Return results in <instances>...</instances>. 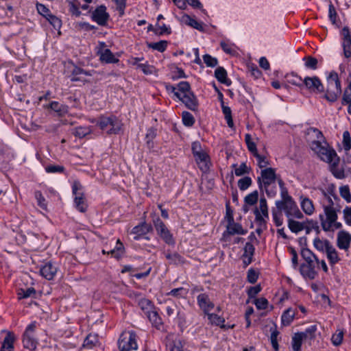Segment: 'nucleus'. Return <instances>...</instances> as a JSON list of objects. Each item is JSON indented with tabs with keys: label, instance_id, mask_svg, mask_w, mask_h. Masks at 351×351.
Masks as SVG:
<instances>
[{
	"label": "nucleus",
	"instance_id": "f257e3e1",
	"mask_svg": "<svg viewBox=\"0 0 351 351\" xmlns=\"http://www.w3.org/2000/svg\"><path fill=\"white\" fill-rule=\"evenodd\" d=\"M324 214L319 215L321 226L324 231H334L342 227L341 222L337 221V213L339 209L334 207V203L330 197L328 198V204L323 206Z\"/></svg>",
	"mask_w": 351,
	"mask_h": 351
},
{
	"label": "nucleus",
	"instance_id": "f03ea898",
	"mask_svg": "<svg viewBox=\"0 0 351 351\" xmlns=\"http://www.w3.org/2000/svg\"><path fill=\"white\" fill-rule=\"evenodd\" d=\"M341 85L338 74L331 71L326 77V86L324 88L323 97L328 101H336L341 94Z\"/></svg>",
	"mask_w": 351,
	"mask_h": 351
},
{
	"label": "nucleus",
	"instance_id": "7ed1b4c3",
	"mask_svg": "<svg viewBox=\"0 0 351 351\" xmlns=\"http://www.w3.org/2000/svg\"><path fill=\"white\" fill-rule=\"evenodd\" d=\"M302 258L306 262L300 267V272L304 277L314 279L317 275L315 265L319 263L317 257L308 248H304L301 251Z\"/></svg>",
	"mask_w": 351,
	"mask_h": 351
},
{
	"label": "nucleus",
	"instance_id": "20e7f679",
	"mask_svg": "<svg viewBox=\"0 0 351 351\" xmlns=\"http://www.w3.org/2000/svg\"><path fill=\"white\" fill-rule=\"evenodd\" d=\"M277 180L276 170L271 167L265 168L261 170V176L258 177L257 182L260 189H265V192L269 197H274L276 191L269 190L268 187L274 184Z\"/></svg>",
	"mask_w": 351,
	"mask_h": 351
},
{
	"label": "nucleus",
	"instance_id": "39448f33",
	"mask_svg": "<svg viewBox=\"0 0 351 351\" xmlns=\"http://www.w3.org/2000/svg\"><path fill=\"white\" fill-rule=\"evenodd\" d=\"M97 125L101 130L108 134H117L122 129L121 121L115 116H101L99 118Z\"/></svg>",
	"mask_w": 351,
	"mask_h": 351
},
{
	"label": "nucleus",
	"instance_id": "423d86ee",
	"mask_svg": "<svg viewBox=\"0 0 351 351\" xmlns=\"http://www.w3.org/2000/svg\"><path fill=\"white\" fill-rule=\"evenodd\" d=\"M119 351H136L138 348L137 336L134 331L123 332L118 340Z\"/></svg>",
	"mask_w": 351,
	"mask_h": 351
},
{
	"label": "nucleus",
	"instance_id": "0eeeda50",
	"mask_svg": "<svg viewBox=\"0 0 351 351\" xmlns=\"http://www.w3.org/2000/svg\"><path fill=\"white\" fill-rule=\"evenodd\" d=\"M276 209L284 212L288 219L291 218L302 219L304 215L298 207L296 202L293 200L287 202H276Z\"/></svg>",
	"mask_w": 351,
	"mask_h": 351
},
{
	"label": "nucleus",
	"instance_id": "6e6552de",
	"mask_svg": "<svg viewBox=\"0 0 351 351\" xmlns=\"http://www.w3.org/2000/svg\"><path fill=\"white\" fill-rule=\"evenodd\" d=\"M311 147L312 150L319 155L323 161L328 163H332L338 158L334 149H331L323 145L319 141H313L311 144Z\"/></svg>",
	"mask_w": 351,
	"mask_h": 351
},
{
	"label": "nucleus",
	"instance_id": "1a4fd4ad",
	"mask_svg": "<svg viewBox=\"0 0 351 351\" xmlns=\"http://www.w3.org/2000/svg\"><path fill=\"white\" fill-rule=\"evenodd\" d=\"M153 224L157 234L167 244L170 245L175 244L172 234L159 217L153 219Z\"/></svg>",
	"mask_w": 351,
	"mask_h": 351
},
{
	"label": "nucleus",
	"instance_id": "9d476101",
	"mask_svg": "<svg viewBox=\"0 0 351 351\" xmlns=\"http://www.w3.org/2000/svg\"><path fill=\"white\" fill-rule=\"evenodd\" d=\"M73 193L75 195L74 204L75 208L81 213L87 209V204L82 192V186L79 181H74L72 186Z\"/></svg>",
	"mask_w": 351,
	"mask_h": 351
},
{
	"label": "nucleus",
	"instance_id": "9b49d317",
	"mask_svg": "<svg viewBox=\"0 0 351 351\" xmlns=\"http://www.w3.org/2000/svg\"><path fill=\"white\" fill-rule=\"evenodd\" d=\"M255 220L260 227L266 226L265 219L269 218L268 207L265 198H261L259 207L254 210Z\"/></svg>",
	"mask_w": 351,
	"mask_h": 351
},
{
	"label": "nucleus",
	"instance_id": "f8f14e48",
	"mask_svg": "<svg viewBox=\"0 0 351 351\" xmlns=\"http://www.w3.org/2000/svg\"><path fill=\"white\" fill-rule=\"evenodd\" d=\"M246 233L247 230H244L240 223H236L233 217L230 216L226 230L223 233V239L226 241L230 236L234 234L244 235Z\"/></svg>",
	"mask_w": 351,
	"mask_h": 351
},
{
	"label": "nucleus",
	"instance_id": "ddd939ff",
	"mask_svg": "<svg viewBox=\"0 0 351 351\" xmlns=\"http://www.w3.org/2000/svg\"><path fill=\"white\" fill-rule=\"evenodd\" d=\"M304 85L306 89L313 93H324V86L317 76L306 77L304 79Z\"/></svg>",
	"mask_w": 351,
	"mask_h": 351
},
{
	"label": "nucleus",
	"instance_id": "4468645a",
	"mask_svg": "<svg viewBox=\"0 0 351 351\" xmlns=\"http://www.w3.org/2000/svg\"><path fill=\"white\" fill-rule=\"evenodd\" d=\"M110 18L109 14L107 12V8L104 5H101L91 14V19L99 25H106Z\"/></svg>",
	"mask_w": 351,
	"mask_h": 351
},
{
	"label": "nucleus",
	"instance_id": "2eb2a0df",
	"mask_svg": "<svg viewBox=\"0 0 351 351\" xmlns=\"http://www.w3.org/2000/svg\"><path fill=\"white\" fill-rule=\"evenodd\" d=\"M101 45L97 51V54L99 58V60L101 62L106 64H114L117 63L119 60L114 55L112 51L108 49H104Z\"/></svg>",
	"mask_w": 351,
	"mask_h": 351
},
{
	"label": "nucleus",
	"instance_id": "dca6fc26",
	"mask_svg": "<svg viewBox=\"0 0 351 351\" xmlns=\"http://www.w3.org/2000/svg\"><path fill=\"white\" fill-rule=\"evenodd\" d=\"M351 243V234L345 231L340 230L337 233V245L341 250H348Z\"/></svg>",
	"mask_w": 351,
	"mask_h": 351
},
{
	"label": "nucleus",
	"instance_id": "f3484780",
	"mask_svg": "<svg viewBox=\"0 0 351 351\" xmlns=\"http://www.w3.org/2000/svg\"><path fill=\"white\" fill-rule=\"evenodd\" d=\"M152 230L153 228L152 225L144 221L134 226L132 228L131 233L135 235L134 239L137 241L148 232H152Z\"/></svg>",
	"mask_w": 351,
	"mask_h": 351
},
{
	"label": "nucleus",
	"instance_id": "a211bd4d",
	"mask_svg": "<svg viewBox=\"0 0 351 351\" xmlns=\"http://www.w3.org/2000/svg\"><path fill=\"white\" fill-rule=\"evenodd\" d=\"M178 99L191 110L195 111L197 109L198 101L192 91L182 95Z\"/></svg>",
	"mask_w": 351,
	"mask_h": 351
},
{
	"label": "nucleus",
	"instance_id": "6ab92c4d",
	"mask_svg": "<svg viewBox=\"0 0 351 351\" xmlns=\"http://www.w3.org/2000/svg\"><path fill=\"white\" fill-rule=\"evenodd\" d=\"M194 158L202 171L206 172L209 170L210 157L205 151L195 155Z\"/></svg>",
	"mask_w": 351,
	"mask_h": 351
},
{
	"label": "nucleus",
	"instance_id": "aec40b11",
	"mask_svg": "<svg viewBox=\"0 0 351 351\" xmlns=\"http://www.w3.org/2000/svg\"><path fill=\"white\" fill-rule=\"evenodd\" d=\"M58 271V267L52 263L48 262L41 266L40 273L47 280H52Z\"/></svg>",
	"mask_w": 351,
	"mask_h": 351
},
{
	"label": "nucleus",
	"instance_id": "412c9836",
	"mask_svg": "<svg viewBox=\"0 0 351 351\" xmlns=\"http://www.w3.org/2000/svg\"><path fill=\"white\" fill-rule=\"evenodd\" d=\"M199 307L207 314L214 308V304L210 300L208 295L206 293H201L197 298Z\"/></svg>",
	"mask_w": 351,
	"mask_h": 351
},
{
	"label": "nucleus",
	"instance_id": "4be33fe9",
	"mask_svg": "<svg viewBox=\"0 0 351 351\" xmlns=\"http://www.w3.org/2000/svg\"><path fill=\"white\" fill-rule=\"evenodd\" d=\"M300 204L302 210L307 215H312L315 212V206L313 201L308 197L301 195L300 197Z\"/></svg>",
	"mask_w": 351,
	"mask_h": 351
},
{
	"label": "nucleus",
	"instance_id": "5701e85b",
	"mask_svg": "<svg viewBox=\"0 0 351 351\" xmlns=\"http://www.w3.org/2000/svg\"><path fill=\"white\" fill-rule=\"evenodd\" d=\"M15 340V335L12 332H7L2 343L1 351H14V343Z\"/></svg>",
	"mask_w": 351,
	"mask_h": 351
},
{
	"label": "nucleus",
	"instance_id": "b1692460",
	"mask_svg": "<svg viewBox=\"0 0 351 351\" xmlns=\"http://www.w3.org/2000/svg\"><path fill=\"white\" fill-rule=\"evenodd\" d=\"M243 250H244V252L243 254V263L245 265H248L252 261V257L254 254L255 248L251 243L247 242L245 243V245Z\"/></svg>",
	"mask_w": 351,
	"mask_h": 351
},
{
	"label": "nucleus",
	"instance_id": "393cba45",
	"mask_svg": "<svg viewBox=\"0 0 351 351\" xmlns=\"http://www.w3.org/2000/svg\"><path fill=\"white\" fill-rule=\"evenodd\" d=\"M72 70H71V80L73 82H77L81 80V78L79 77L80 75H84L86 76H91L92 73L90 71L84 70L73 64H71Z\"/></svg>",
	"mask_w": 351,
	"mask_h": 351
},
{
	"label": "nucleus",
	"instance_id": "a878e982",
	"mask_svg": "<svg viewBox=\"0 0 351 351\" xmlns=\"http://www.w3.org/2000/svg\"><path fill=\"white\" fill-rule=\"evenodd\" d=\"M38 343V339L35 337V335H23V344L25 348L34 350Z\"/></svg>",
	"mask_w": 351,
	"mask_h": 351
},
{
	"label": "nucleus",
	"instance_id": "bb28decb",
	"mask_svg": "<svg viewBox=\"0 0 351 351\" xmlns=\"http://www.w3.org/2000/svg\"><path fill=\"white\" fill-rule=\"evenodd\" d=\"M339 158H336L330 164V171L332 174L337 179H343L346 178L344 169L338 167Z\"/></svg>",
	"mask_w": 351,
	"mask_h": 351
},
{
	"label": "nucleus",
	"instance_id": "cd10ccee",
	"mask_svg": "<svg viewBox=\"0 0 351 351\" xmlns=\"http://www.w3.org/2000/svg\"><path fill=\"white\" fill-rule=\"evenodd\" d=\"M296 311L292 308L285 310L281 316V323L283 326H289L295 316Z\"/></svg>",
	"mask_w": 351,
	"mask_h": 351
},
{
	"label": "nucleus",
	"instance_id": "c85d7f7f",
	"mask_svg": "<svg viewBox=\"0 0 351 351\" xmlns=\"http://www.w3.org/2000/svg\"><path fill=\"white\" fill-rule=\"evenodd\" d=\"M288 228L295 234L302 231L306 228V221L300 222L291 218L288 219Z\"/></svg>",
	"mask_w": 351,
	"mask_h": 351
},
{
	"label": "nucleus",
	"instance_id": "c756f323",
	"mask_svg": "<svg viewBox=\"0 0 351 351\" xmlns=\"http://www.w3.org/2000/svg\"><path fill=\"white\" fill-rule=\"evenodd\" d=\"M99 344L98 335L96 334H89L84 341L83 347L92 349Z\"/></svg>",
	"mask_w": 351,
	"mask_h": 351
},
{
	"label": "nucleus",
	"instance_id": "7c9ffc66",
	"mask_svg": "<svg viewBox=\"0 0 351 351\" xmlns=\"http://www.w3.org/2000/svg\"><path fill=\"white\" fill-rule=\"evenodd\" d=\"M215 77L217 78V80L227 86H229L231 84V82L229 79L227 77V72L223 67H218L215 71Z\"/></svg>",
	"mask_w": 351,
	"mask_h": 351
},
{
	"label": "nucleus",
	"instance_id": "2f4dec72",
	"mask_svg": "<svg viewBox=\"0 0 351 351\" xmlns=\"http://www.w3.org/2000/svg\"><path fill=\"white\" fill-rule=\"evenodd\" d=\"M165 258L169 261V264L181 265L185 263L184 258L176 252H167L165 254Z\"/></svg>",
	"mask_w": 351,
	"mask_h": 351
},
{
	"label": "nucleus",
	"instance_id": "473e14b6",
	"mask_svg": "<svg viewBox=\"0 0 351 351\" xmlns=\"http://www.w3.org/2000/svg\"><path fill=\"white\" fill-rule=\"evenodd\" d=\"M330 245L332 244L328 240H322L319 237H315L313 240V246L319 252H326Z\"/></svg>",
	"mask_w": 351,
	"mask_h": 351
},
{
	"label": "nucleus",
	"instance_id": "72a5a7b5",
	"mask_svg": "<svg viewBox=\"0 0 351 351\" xmlns=\"http://www.w3.org/2000/svg\"><path fill=\"white\" fill-rule=\"evenodd\" d=\"M327 258L331 265H334L340 261V258L339 257L338 252L334 246L330 245L327 251L326 252Z\"/></svg>",
	"mask_w": 351,
	"mask_h": 351
},
{
	"label": "nucleus",
	"instance_id": "f704fd0d",
	"mask_svg": "<svg viewBox=\"0 0 351 351\" xmlns=\"http://www.w3.org/2000/svg\"><path fill=\"white\" fill-rule=\"evenodd\" d=\"M191 92V86L188 82L182 81L177 85V92L176 93V97L177 98L181 97L183 95L187 94Z\"/></svg>",
	"mask_w": 351,
	"mask_h": 351
},
{
	"label": "nucleus",
	"instance_id": "c9c22d12",
	"mask_svg": "<svg viewBox=\"0 0 351 351\" xmlns=\"http://www.w3.org/2000/svg\"><path fill=\"white\" fill-rule=\"evenodd\" d=\"M49 107L51 110L56 112L60 116H63L68 112L69 107L66 105L60 104L58 101L51 102Z\"/></svg>",
	"mask_w": 351,
	"mask_h": 351
},
{
	"label": "nucleus",
	"instance_id": "e433bc0d",
	"mask_svg": "<svg viewBox=\"0 0 351 351\" xmlns=\"http://www.w3.org/2000/svg\"><path fill=\"white\" fill-rule=\"evenodd\" d=\"M124 253V246L119 239L117 241L116 246L114 249L110 250L108 254H111L112 257L117 259L120 258Z\"/></svg>",
	"mask_w": 351,
	"mask_h": 351
},
{
	"label": "nucleus",
	"instance_id": "4c0bfd02",
	"mask_svg": "<svg viewBox=\"0 0 351 351\" xmlns=\"http://www.w3.org/2000/svg\"><path fill=\"white\" fill-rule=\"evenodd\" d=\"M146 316L155 327L159 328L162 325L161 318L154 309L147 313Z\"/></svg>",
	"mask_w": 351,
	"mask_h": 351
},
{
	"label": "nucleus",
	"instance_id": "58836bf2",
	"mask_svg": "<svg viewBox=\"0 0 351 351\" xmlns=\"http://www.w3.org/2000/svg\"><path fill=\"white\" fill-rule=\"evenodd\" d=\"M306 234H310L313 230L315 231L317 234L320 233V228L318 222L313 219H307L306 221V228H304Z\"/></svg>",
	"mask_w": 351,
	"mask_h": 351
},
{
	"label": "nucleus",
	"instance_id": "ea45409f",
	"mask_svg": "<svg viewBox=\"0 0 351 351\" xmlns=\"http://www.w3.org/2000/svg\"><path fill=\"white\" fill-rule=\"evenodd\" d=\"M208 319L212 324H215L216 326H219L222 328H224L226 326L224 325L225 319L224 318L215 314V313H207Z\"/></svg>",
	"mask_w": 351,
	"mask_h": 351
},
{
	"label": "nucleus",
	"instance_id": "a19ab883",
	"mask_svg": "<svg viewBox=\"0 0 351 351\" xmlns=\"http://www.w3.org/2000/svg\"><path fill=\"white\" fill-rule=\"evenodd\" d=\"M221 108L228 127L232 128L234 127V123L232 117V110L230 108L224 105L223 101L221 102Z\"/></svg>",
	"mask_w": 351,
	"mask_h": 351
},
{
	"label": "nucleus",
	"instance_id": "79ce46f5",
	"mask_svg": "<svg viewBox=\"0 0 351 351\" xmlns=\"http://www.w3.org/2000/svg\"><path fill=\"white\" fill-rule=\"evenodd\" d=\"M305 339L302 334L300 332H297L294 334L292 337V348L294 351H300L302 346V340Z\"/></svg>",
	"mask_w": 351,
	"mask_h": 351
},
{
	"label": "nucleus",
	"instance_id": "37998d69",
	"mask_svg": "<svg viewBox=\"0 0 351 351\" xmlns=\"http://www.w3.org/2000/svg\"><path fill=\"white\" fill-rule=\"evenodd\" d=\"M138 305L145 315L154 309V306L152 302L145 298L141 299L138 302Z\"/></svg>",
	"mask_w": 351,
	"mask_h": 351
},
{
	"label": "nucleus",
	"instance_id": "c03bdc74",
	"mask_svg": "<svg viewBox=\"0 0 351 351\" xmlns=\"http://www.w3.org/2000/svg\"><path fill=\"white\" fill-rule=\"evenodd\" d=\"M188 293H189L188 289H186L184 287H179V288L172 289L171 291H169L167 293V295L180 298L186 297Z\"/></svg>",
	"mask_w": 351,
	"mask_h": 351
},
{
	"label": "nucleus",
	"instance_id": "a18cd8bd",
	"mask_svg": "<svg viewBox=\"0 0 351 351\" xmlns=\"http://www.w3.org/2000/svg\"><path fill=\"white\" fill-rule=\"evenodd\" d=\"M303 81L304 80L301 77L294 73H291L288 75V82L293 85L302 87L304 85Z\"/></svg>",
	"mask_w": 351,
	"mask_h": 351
},
{
	"label": "nucleus",
	"instance_id": "49530a36",
	"mask_svg": "<svg viewBox=\"0 0 351 351\" xmlns=\"http://www.w3.org/2000/svg\"><path fill=\"white\" fill-rule=\"evenodd\" d=\"M182 22L196 29H201L202 28V26L200 23H199L195 19H192L191 16L186 14L182 16Z\"/></svg>",
	"mask_w": 351,
	"mask_h": 351
},
{
	"label": "nucleus",
	"instance_id": "de8ad7c7",
	"mask_svg": "<svg viewBox=\"0 0 351 351\" xmlns=\"http://www.w3.org/2000/svg\"><path fill=\"white\" fill-rule=\"evenodd\" d=\"M245 141L247 146V149L253 154V156L258 154L256 145L254 142L252 141L251 135L250 134H246L245 135Z\"/></svg>",
	"mask_w": 351,
	"mask_h": 351
},
{
	"label": "nucleus",
	"instance_id": "09e8293b",
	"mask_svg": "<svg viewBox=\"0 0 351 351\" xmlns=\"http://www.w3.org/2000/svg\"><path fill=\"white\" fill-rule=\"evenodd\" d=\"M69 11L70 12L75 16H80L81 14V12L80 11V3L77 0H73L69 1Z\"/></svg>",
	"mask_w": 351,
	"mask_h": 351
},
{
	"label": "nucleus",
	"instance_id": "8fccbe9b",
	"mask_svg": "<svg viewBox=\"0 0 351 351\" xmlns=\"http://www.w3.org/2000/svg\"><path fill=\"white\" fill-rule=\"evenodd\" d=\"M182 122L185 126L191 127L195 123V119L191 113L184 111L182 114Z\"/></svg>",
	"mask_w": 351,
	"mask_h": 351
},
{
	"label": "nucleus",
	"instance_id": "3c124183",
	"mask_svg": "<svg viewBox=\"0 0 351 351\" xmlns=\"http://www.w3.org/2000/svg\"><path fill=\"white\" fill-rule=\"evenodd\" d=\"M258 198V191H254L245 197L244 202L245 204L252 206L257 202Z\"/></svg>",
	"mask_w": 351,
	"mask_h": 351
},
{
	"label": "nucleus",
	"instance_id": "603ef678",
	"mask_svg": "<svg viewBox=\"0 0 351 351\" xmlns=\"http://www.w3.org/2000/svg\"><path fill=\"white\" fill-rule=\"evenodd\" d=\"M138 69H141L145 75L154 74L156 71L154 66L149 64L147 61L141 64H138Z\"/></svg>",
	"mask_w": 351,
	"mask_h": 351
},
{
	"label": "nucleus",
	"instance_id": "864d4df0",
	"mask_svg": "<svg viewBox=\"0 0 351 351\" xmlns=\"http://www.w3.org/2000/svg\"><path fill=\"white\" fill-rule=\"evenodd\" d=\"M36 294V290L33 287L27 289H21L18 293L19 298H27Z\"/></svg>",
	"mask_w": 351,
	"mask_h": 351
},
{
	"label": "nucleus",
	"instance_id": "5fc2aeb1",
	"mask_svg": "<svg viewBox=\"0 0 351 351\" xmlns=\"http://www.w3.org/2000/svg\"><path fill=\"white\" fill-rule=\"evenodd\" d=\"M252 181L251 178H250L248 176H245V177L239 180L238 186L240 190L245 191L250 186V185L252 184Z\"/></svg>",
	"mask_w": 351,
	"mask_h": 351
},
{
	"label": "nucleus",
	"instance_id": "6e6d98bb",
	"mask_svg": "<svg viewBox=\"0 0 351 351\" xmlns=\"http://www.w3.org/2000/svg\"><path fill=\"white\" fill-rule=\"evenodd\" d=\"M272 217L273 220L276 226H280L283 223V217L282 212L279 211L278 209L272 210Z\"/></svg>",
	"mask_w": 351,
	"mask_h": 351
},
{
	"label": "nucleus",
	"instance_id": "4d7b16f0",
	"mask_svg": "<svg viewBox=\"0 0 351 351\" xmlns=\"http://www.w3.org/2000/svg\"><path fill=\"white\" fill-rule=\"evenodd\" d=\"M278 335H279V332L276 330V328L274 330L272 328H271L270 340H271V346L275 351H278L279 349V346H278V339H277Z\"/></svg>",
	"mask_w": 351,
	"mask_h": 351
},
{
	"label": "nucleus",
	"instance_id": "13d9d810",
	"mask_svg": "<svg viewBox=\"0 0 351 351\" xmlns=\"http://www.w3.org/2000/svg\"><path fill=\"white\" fill-rule=\"evenodd\" d=\"M340 195L348 202H351V194L348 185L342 186L339 188Z\"/></svg>",
	"mask_w": 351,
	"mask_h": 351
},
{
	"label": "nucleus",
	"instance_id": "bf43d9fd",
	"mask_svg": "<svg viewBox=\"0 0 351 351\" xmlns=\"http://www.w3.org/2000/svg\"><path fill=\"white\" fill-rule=\"evenodd\" d=\"M351 103V80L348 87L345 89L341 101L342 105Z\"/></svg>",
	"mask_w": 351,
	"mask_h": 351
},
{
	"label": "nucleus",
	"instance_id": "052dcab7",
	"mask_svg": "<svg viewBox=\"0 0 351 351\" xmlns=\"http://www.w3.org/2000/svg\"><path fill=\"white\" fill-rule=\"evenodd\" d=\"M35 198L37 201L38 205L43 210H47L46 199L42 195L40 191H36L34 193Z\"/></svg>",
	"mask_w": 351,
	"mask_h": 351
},
{
	"label": "nucleus",
	"instance_id": "680f3d73",
	"mask_svg": "<svg viewBox=\"0 0 351 351\" xmlns=\"http://www.w3.org/2000/svg\"><path fill=\"white\" fill-rule=\"evenodd\" d=\"M47 19L55 29H59L61 27V20L55 15L51 14L50 15H49Z\"/></svg>",
	"mask_w": 351,
	"mask_h": 351
},
{
	"label": "nucleus",
	"instance_id": "e2e57ef3",
	"mask_svg": "<svg viewBox=\"0 0 351 351\" xmlns=\"http://www.w3.org/2000/svg\"><path fill=\"white\" fill-rule=\"evenodd\" d=\"M343 145L346 151H349L351 149V137L348 131H345L343 133Z\"/></svg>",
	"mask_w": 351,
	"mask_h": 351
},
{
	"label": "nucleus",
	"instance_id": "0e129e2a",
	"mask_svg": "<svg viewBox=\"0 0 351 351\" xmlns=\"http://www.w3.org/2000/svg\"><path fill=\"white\" fill-rule=\"evenodd\" d=\"M234 167H236L234 169V173L237 176H241L249 173V168L244 162L241 163L238 167H237L236 165H234Z\"/></svg>",
	"mask_w": 351,
	"mask_h": 351
},
{
	"label": "nucleus",
	"instance_id": "69168bd1",
	"mask_svg": "<svg viewBox=\"0 0 351 351\" xmlns=\"http://www.w3.org/2000/svg\"><path fill=\"white\" fill-rule=\"evenodd\" d=\"M317 330V326L315 325L311 326L307 328L304 332H300L305 339H313L315 337V332Z\"/></svg>",
	"mask_w": 351,
	"mask_h": 351
},
{
	"label": "nucleus",
	"instance_id": "338daca9",
	"mask_svg": "<svg viewBox=\"0 0 351 351\" xmlns=\"http://www.w3.org/2000/svg\"><path fill=\"white\" fill-rule=\"evenodd\" d=\"M90 130L87 127H77L75 128L74 134L80 138H83L90 133Z\"/></svg>",
	"mask_w": 351,
	"mask_h": 351
},
{
	"label": "nucleus",
	"instance_id": "774afa93",
	"mask_svg": "<svg viewBox=\"0 0 351 351\" xmlns=\"http://www.w3.org/2000/svg\"><path fill=\"white\" fill-rule=\"evenodd\" d=\"M341 36L345 44H351V33L348 27H344L342 29Z\"/></svg>",
	"mask_w": 351,
	"mask_h": 351
}]
</instances>
